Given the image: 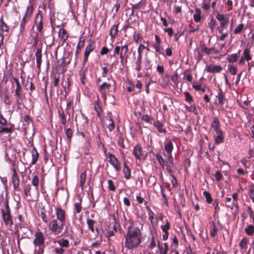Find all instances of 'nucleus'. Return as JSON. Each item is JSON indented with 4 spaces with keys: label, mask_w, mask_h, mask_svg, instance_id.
<instances>
[{
    "label": "nucleus",
    "mask_w": 254,
    "mask_h": 254,
    "mask_svg": "<svg viewBox=\"0 0 254 254\" xmlns=\"http://www.w3.org/2000/svg\"><path fill=\"white\" fill-rule=\"evenodd\" d=\"M32 185L35 187L36 190H37L38 186L39 185V179L37 176H35L32 180Z\"/></svg>",
    "instance_id": "obj_50"
},
{
    "label": "nucleus",
    "mask_w": 254,
    "mask_h": 254,
    "mask_svg": "<svg viewBox=\"0 0 254 254\" xmlns=\"http://www.w3.org/2000/svg\"><path fill=\"white\" fill-rule=\"evenodd\" d=\"M33 9L32 5L27 6L26 11L20 22L19 28L20 33H22L24 32L25 24L31 16L33 13Z\"/></svg>",
    "instance_id": "obj_5"
},
{
    "label": "nucleus",
    "mask_w": 254,
    "mask_h": 254,
    "mask_svg": "<svg viewBox=\"0 0 254 254\" xmlns=\"http://www.w3.org/2000/svg\"><path fill=\"white\" fill-rule=\"evenodd\" d=\"M225 100V96L222 90L219 88L218 94L216 96L215 103L216 105H223Z\"/></svg>",
    "instance_id": "obj_17"
},
{
    "label": "nucleus",
    "mask_w": 254,
    "mask_h": 254,
    "mask_svg": "<svg viewBox=\"0 0 254 254\" xmlns=\"http://www.w3.org/2000/svg\"><path fill=\"white\" fill-rule=\"evenodd\" d=\"M153 125L157 128V130L159 132H165L166 131L165 129L163 128V125L159 121L155 122Z\"/></svg>",
    "instance_id": "obj_32"
},
{
    "label": "nucleus",
    "mask_w": 254,
    "mask_h": 254,
    "mask_svg": "<svg viewBox=\"0 0 254 254\" xmlns=\"http://www.w3.org/2000/svg\"><path fill=\"white\" fill-rule=\"evenodd\" d=\"M145 49H146L147 51L149 50V49L147 47H145L143 44H140L139 46V47L138 48V49H137L138 54V56H140V57H142V54H143V51Z\"/></svg>",
    "instance_id": "obj_42"
},
{
    "label": "nucleus",
    "mask_w": 254,
    "mask_h": 254,
    "mask_svg": "<svg viewBox=\"0 0 254 254\" xmlns=\"http://www.w3.org/2000/svg\"><path fill=\"white\" fill-rule=\"evenodd\" d=\"M158 247L159 250L160 254H167L168 246L167 243L162 244L159 242L158 243Z\"/></svg>",
    "instance_id": "obj_23"
},
{
    "label": "nucleus",
    "mask_w": 254,
    "mask_h": 254,
    "mask_svg": "<svg viewBox=\"0 0 254 254\" xmlns=\"http://www.w3.org/2000/svg\"><path fill=\"white\" fill-rule=\"evenodd\" d=\"M216 18L220 21V25L222 27H227L229 22V17L224 15L220 13H218L216 15Z\"/></svg>",
    "instance_id": "obj_16"
},
{
    "label": "nucleus",
    "mask_w": 254,
    "mask_h": 254,
    "mask_svg": "<svg viewBox=\"0 0 254 254\" xmlns=\"http://www.w3.org/2000/svg\"><path fill=\"white\" fill-rule=\"evenodd\" d=\"M59 37L63 42H65L68 38V34L64 29H61L59 32Z\"/></svg>",
    "instance_id": "obj_26"
},
{
    "label": "nucleus",
    "mask_w": 254,
    "mask_h": 254,
    "mask_svg": "<svg viewBox=\"0 0 254 254\" xmlns=\"http://www.w3.org/2000/svg\"><path fill=\"white\" fill-rule=\"evenodd\" d=\"M0 24L1 29L3 31L8 32L9 28L6 24L3 21L2 17L0 18Z\"/></svg>",
    "instance_id": "obj_40"
},
{
    "label": "nucleus",
    "mask_w": 254,
    "mask_h": 254,
    "mask_svg": "<svg viewBox=\"0 0 254 254\" xmlns=\"http://www.w3.org/2000/svg\"><path fill=\"white\" fill-rule=\"evenodd\" d=\"M118 25H114L112 26L110 30V35L112 39H114L118 32Z\"/></svg>",
    "instance_id": "obj_33"
},
{
    "label": "nucleus",
    "mask_w": 254,
    "mask_h": 254,
    "mask_svg": "<svg viewBox=\"0 0 254 254\" xmlns=\"http://www.w3.org/2000/svg\"><path fill=\"white\" fill-rule=\"evenodd\" d=\"M141 64H142V57L140 56L137 57V59L135 63V69L139 71L141 69Z\"/></svg>",
    "instance_id": "obj_38"
},
{
    "label": "nucleus",
    "mask_w": 254,
    "mask_h": 254,
    "mask_svg": "<svg viewBox=\"0 0 254 254\" xmlns=\"http://www.w3.org/2000/svg\"><path fill=\"white\" fill-rule=\"evenodd\" d=\"M204 196L206 198L207 203H210L212 202V198L210 193L207 191H204L203 193Z\"/></svg>",
    "instance_id": "obj_44"
},
{
    "label": "nucleus",
    "mask_w": 254,
    "mask_h": 254,
    "mask_svg": "<svg viewBox=\"0 0 254 254\" xmlns=\"http://www.w3.org/2000/svg\"><path fill=\"white\" fill-rule=\"evenodd\" d=\"M222 70V67L221 65H209L207 67L206 70L211 73H218Z\"/></svg>",
    "instance_id": "obj_22"
},
{
    "label": "nucleus",
    "mask_w": 254,
    "mask_h": 254,
    "mask_svg": "<svg viewBox=\"0 0 254 254\" xmlns=\"http://www.w3.org/2000/svg\"><path fill=\"white\" fill-rule=\"evenodd\" d=\"M23 188V191L25 195V197H27L28 196L31 197V195L30 193L31 190V185L30 184H26L25 183L23 184L22 183Z\"/></svg>",
    "instance_id": "obj_27"
},
{
    "label": "nucleus",
    "mask_w": 254,
    "mask_h": 254,
    "mask_svg": "<svg viewBox=\"0 0 254 254\" xmlns=\"http://www.w3.org/2000/svg\"><path fill=\"white\" fill-rule=\"evenodd\" d=\"M220 123L218 119L216 117H214L213 118V121L211 124V127L215 133L222 131L220 128Z\"/></svg>",
    "instance_id": "obj_19"
},
{
    "label": "nucleus",
    "mask_w": 254,
    "mask_h": 254,
    "mask_svg": "<svg viewBox=\"0 0 254 254\" xmlns=\"http://www.w3.org/2000/svg\"><path fill=\"white\" fill-rule=\"evenodd\" d=\"M216 25V21L214 19H211L210 22L208 23V26L212 31Z\"/></svg>",
    "instance_id": "obj_51"
},
{
    "label": "nucleus",
    "mask_w": 254,
    "mask_h": 254,
    "mask_svg": "<svg viewBox=\"0 0 254 254\" xmlns=\"http://www.w3.org/2000/svg\"><path fill=\"white\" fill-rule=\"evenodd\" d=\"M170 223L168 221L166 223L165 225L162 227V231L163 232H168V230L170 229Z\"/></svg>",
    "instance_id": "obj_63"
},
{
    "label": "nucleus",
    "mask_w": 254,
    "mask_h": 254,
    "mask_svg": "<svg viewBox=\"0 0 254 254\" xmlns=\"http://www.w3.org/2000/svg\"><path fill=\"white\" fill-rule=\"evenodd\" d=\"M217 229L216 228V226L215 225L214 223H212V226L211 228V229L210 232V235L212 237H214L216 235L217 233Z\"/></svg>",
    "instance_id": "obj_45"
},
{
    "label": "nucleus",
    "mask_w": 254,
    "mask_h": 254,
    "mask_svg": "<svg viewBox=\"0 0 254 254\" xmlns=\"http://www.w3.org/2000/svg\"><path fill=\"white\" fill-rule=\"evenodd\" d=\"M13 81L16 82V88L14 96L15 97L16 103L19 105L22 101L24 95L18 79L15 77H12L10 79V82L12 83Z\"/></svg>",
    "instance_id": "obj_3"
},
{
    "label": "nucleus",
    "mask_w": 254,
    "mask_h": 254,
    "mask_svg": "<svg viewBox=\"0 0 254 254\" xmlns=\"http://www.w3.org/2000/svg\"><path fill=\"white\" fill-rule=\"evenodd\" d=\"M245 232L248 235L252 236L254 233V227L252 225H249L245 229Z\"/></svg>",
    "instance_id": "obj_41"
},
{
    "label": "nucleus",
    "mask_w": 254,
    "mask_h": 254,
    "mask_svg": "<svg viewBox=\"0 0 254 254\" xmlns=\"http://www.w3.org/2000/svg\"><path fill=\"white\" fill-rule=\"evenodd\" d=\"M182 12V6L179 5H174V13L175 14H177L178 13Z\"/></svg>",
    "instance_id": "obj_59"
},
{
    "label": "nucleus",
    "mask_w": 254,
    "mask_h": 254,
    "mask_svg": "<svg viewBox=\"0 0 254 254\" xmlns=\"http://www.w3.org/2000/svg\"><path fill=\"white\" fill-rule=\"evenodd\" d=\"M35 57L36 58V64L37 67L38 68L39 70H40L41 64L42 63V53L41 49H37Z\"/></svg>",
    "instance_id": "obj_21"
},
{
    "label": "nucleus",
    "mask_w": 254,
    "mask_h": 254,
    "mask_svg": "<svg viewBox=\"0 0 254 254\" xmlns=\"http://www.w3.org/2000/svg\"><path fill=\"white\" fill-rule=\"evenodd\" d=\"M57 218L59 221L65 223V212L61 208H58L56 210Z\"/></svg>",
    "instance_id": "obj_20"
},
{
    "label": "nucleus",
    "mask_w": 254,
    "mask_h": 254,
    "mask_svg": "<svg viewBox=\"0 0 254 254\" xmlns=\"http://www.w3.org/2000/svg\"><path fill=\"white\" fill-rule=\"evenodd\" d=\"M43 17L40 12H39L35 17L34 25L36 27L37 30L41 34L42 33L43 28Z\"/></svg>",
    "instance_id": "obj_10"
},
{
    "label": "nucleus",
    "mask_w": 254,
    "mask_h": 254,
    "mask_svg": "<svg viewBox=\"0 0 254 254\" xmlns=\"http://www.w3.org/2000/svg\"><path fill=\"white\" fill-rule=\"evenodd\" d=\"M39 157V154L35 148V147H33V150L32 151V164L34 165L37 162L38 159Z\"/></svg>",
    "instance_id": "obj_29"
},
{
    "label": "nucleus",
    "mask_w": 254,
    "mask_h": 254,
    "mask_svg": "<svg viewBox=\"0 0 254 254\" xmlns=\"http://www.w3.org/2000/svg\"><path fill=\"white\" fill-rule=\"evenodd\" d=\"M164 189L162 187H161V194H162V196L163 197V202L165 204L167 205L168 204V200H167L166 195L164 193Z\"/></svg>",
    "instance_id": "obj_61"
},
{
    "label": "nucleus",
    "mask_w": 254,
    "mask_h": 254,
    "mask_svg": "<svg viewBox=\"0 0 254 254\" xmlns=\"http://www.w3.org/2000/svg\"><path fill=\"white\" fill-rule=\"evenodd\" d=\"M134 40L135 42L138 43L141 40V36L138 32H134L133 35Z\"/></svg>",
    "instance_id": "obj_57"
},
{
    "label": "nucleus",
    "mask_w": 254,
    "mask_h": 254,
    "mask_svg": "<svg viewBox=\"0 0 254 254\" xmlns=\"http://www.w3.org/2000/svg\"><path fill=\"white\" fill-rule=\"evenodd\" d=\"M202 87V85L201 84H199L197 83V82H193L192 84V87L196 90V91H199L200 88Z\"/></svg>",
    "instance_id": "obj_60"
},
{
    "label": "nucleus",
    "mask_w": 254,
    "mask_h": 254,
    "mask_svg": "<svg viewBox=\"0 0 254 254\" xmlns=\"http://www.w3.org/2000/svg\"><path fill=\"white\" fill-rule=\"evenodd\" d=\"M127 52L128 46L127 45H125L121 47V51L120 53V58L121 62H123V60L125 58H127Z\"/></svg>",
    "instance_id": "obj_24"
},
{
    "label": "nucleus",
    "mask_w": 254,
    "mask_h": 254,
    "mask_svg": "<svg viewBox=\"0 0 254 254\" xmlns=\"http://www.w3.org/2000/svg\"><path fill=\"white\" fill-rule=\"evenodd\" d=\"M142 152V148L140 144H137L134 147L133 154L137 159L141 160L142 159H144Z\"/></svg>",
    "instance_id": "obj_15"
},
{
    "label": "nucleus",
    "mask_w": 254,
    "mask_h": 254,
    "mask_svg": "<svg viewBox=\"0 0 254 254\" xmlns=\"http://www.w3.org/2000/svg\"><path fill=\"white\" fill-rule=\"evenodd\" d=\"M13 188L15 190H20L19 179L15 169H12V175L11 178Z\"/></svg>",
    "instance_id": "obj_13"
},
{
    "label": "nucleus",
    "mask_w": 254,
    "mask_h": 254,
    "mask_svg": "<svg viewBox=\"0 0 254 254\" xmlns=\"http://www.w3.org/2000/svg\"><path fill=\"white\" fill-rule=\"evenodd\" d=\"M224 133L223 131L216 133V135L214 136V141L216 144H219L224 141Z\"/></svg>",
    "instance_id": "obj_25"
},
{
    "label": "nucleus",
    "mask_w": 254,
    "mask_h": 254,
    "mask_svg": "<svg viewBox=\"0 0 254 254\" xmlns=\"http://www.w3.org/2000/svg\"><path fill=\"white\" fill-rule=\"evenodd\" d=\"M87 223L89 229L92 232H94V225L95 224L94 221L92 219H87Z\"/></svg>",
    "instance_id": "obj_47"
},
{
    "label": "nucleus",
    "mask_w": 254,
    "mask_h": 254,
    "mask_svg": "<svg viewBox=\"0 0 254 254\" xmlns=\"http://www.w3.org/2000/svg\"><path fill=\"white\" fill-rule=\"evenodd\" d=\"M111 84L110 83L104 82L102 83L99 87V91L102 95L104 99H106L107 91L111 88Z\"/></svg>",
    "instance_id": "obj_11"
},
{
    "label": "nucleus",
    "mask_w": 254,
    "mask_h": 254,
    "mask_svg": "<svg viewBox=\"0 0 254 254\" xmlns=\"http://www.w3.org/2000/svg\"><path fill=\"white\" fill-rule=\"evenodd\" d=\"M45 238L44 234L38 229L34 235L33 245L34 254H43L44 252Z\"/></svg>",
    "instance_id": "obj_2"
},
{
    "label": "nucleus",
    "mask_w": 254,
    "mask_h": 254,
    "mask_svg": "<svg viewBox=\"0 0 254 254\" xmlns=\"http://www.w3.org/2000/svg\"><path fill=\"white\" fill-rule=\"evenodd\" d=\"M228 69L230 73L232 75H235L237 72V68L232 65H228Z\"/></svg>",
    "instance_id": "obj_53"
},
{
    "label": "nucleus",
    "mask_w": 254,
    "mask_h": 254,
    "mask_svg": "<svg viewBox=\"0 0 254 254\" xmlns=\"http://www.w3.org/2000/svg\"><path fill=\"white\" fill-rule=\"evenodd\" d=\"M58 114L61 121V123L64 126V128H65L66 120L64 112L62 110L61 111L59 110Z\"/></svg>",
    "instance_id": "obj_31"
},
{
    "label": "nucleus",
    "mask_w": 254,
    "mask_h": 254,
    "mask_svg": "<svg viewBox=\"0 0 254 254\" xmlns=\"http://www.w3.org/2000/svg\"><path fill=\"white\" fill-rule=\"evenodd\" d=\"M201 49L202 51L208 55L212 54V52L214 51V48H208L205 47L204 44L201 45Z\"/></svg>",
    "instance_id": "obj_37"
},
{
    "label": "nucleus",
    "mask_w": 254,
    "mask_h": 254,
    "mask_svg": "<svg viewBox=\"0 0 254 254\" xmlns=\"http://www.w3.org/2000/svg\"><path fill=\"white\" fill-rule=\"evenodd\" d=\"M7 121L2 116L1 114H0V133L6 132L10 133L11 131V128L4 127L6 125Z\"/></svg>",
    "instance_id": "obj_14"
},
{
    "label": "nucleus",
    "mask_w": 254,
    "mask_h": 254,
    "mask_svg": "<svg viewBox=\"0 0 254 254\" xmlns=\"http://www.w3.org/2000/svg\"><path fill=\"white\" fill-rule=\"evenodd\" d=\"M155 157L158 162H159L160 166L163 169H164L165 167L166 166L167 171L170 174H172L173 173V171L171 166L172 165H171L170 163L168 162V160L167 161L165 160L163 158L162 155L159 153L156 154L155 155Z\"/></svg>",
    "instance_id": "obj_6"
},
{
    "label": "nucleus",
    "mask_w": 254,
    "mask_h": 254,
    "mask_svg": "<svg viewBox=\"0 0 254 254\" xmlns=\"http://www.w3.org/2000/svg\"><path fill=\"white\" fill-rule=\"evenodd\" d=\"M244 59L249 62L252 59V57L250 54V49L246 48L244 50L243 53V56H242Z\"/></svg>",
    "instance_id": "obj_36"
},
{
    "label": "nucleus",
    "mask_w": 254,
    "mask_h": 254,
    "mask_svg": "<svg viewBox=\"0 0 254 254\" xmlns=\"http://www.w3.org/2000/svg\"><path fill=\"white\" fill-rule=\"evenodd\" d=\"M95 48V44L94 41L90 40L88 41V43L86 46L85 51L84 54L83 63H86L88 61V58L90 53L93 51Z\"/></svg>",
    "instance_id": "obj_8"
},
{
    "label": "nucleus",
    "mask_w": 254,
    "mask_h": 254,
    "mask_svg": "<svg viewBox=\"0 0 254 254\" xmlns=\"http://www.w3.org/2000/svg\"><path fill=\"white\" fill-rule=\"evenodd\" d=\"M244 27V25L243 23L239 24L235 29L234 33L235 34H240L241 33Z\"/></svg>",
    "instance_id": "obj_43"
},
{
    "label": "nucleus",
    "mask_w": 254,
    "mask_h": 254,
    "mask_svg": "<svg viewBox=\"0 0 254 254\" xmlns=\"http://www.w3.org/2000/svg\"><path fill=\"white\" fill-rule=\"evenodd\" d=\"M74 207L76 213H79L81 210L80 202H76L74 203Z\"/></svg>",
    "instance_id": "obj_64"
},
{
    "label": "nucleus",
    "mask_w": 254,
    "mask_h": 254,
    "mask_svg": "<svg viewBox=\"0 0 254 254\" xmlns=\"http://www.w3.org/2000/svg\"><path fill=\"white\" fill-rule=\"evenodd\" d=\"M169 82V78L168 76H164L162 78V85L163 86L166 87L168 85Z\"/></svg>",
    "instance_id": "obj_54"
},
{
    "label": "nucleus",
    "mask_w": 254,
    "mask_h": 254,
    "mask_svg": "<svg viewBox=\"0 0 254 254\" xmlns=\"http://www.w3.org/2000/svg\"><path fill=\"white\" fill-rule=\"evenodd\" d=\"M65 134L67 138L68 139H70L72 136V131L71 128H68L66 129Z\"/></svg>",
    "instance_id": "obj_62"
},
{
    "label": "nucleus",
    "mask_w": 254,
    "mask_h": 254,
    "mask_svg": "<svg viewBox=\"0 0 254 254\" xmlns=\"http://www.w3.org/2000/svg\"><path fill=\"white\" fill-rule=\"evenodd\" d=\"M248 243V240L247 238L244 237L242 239L240 243L239 246L242 249H246L247 244Z\"/></svg>",
    "instance_id": "obj_39"
},
{
    "label": "nucleus",
    "mask_w": 254,
    "mask_h": 254,
    "mask_svg": "<svg viewBox=\"0 0 254 254\" xmlns=\"http://www.w3.org/2000/svg\"><path fill=\"white\" fill-rule=\"evenodd\" d=\"M108 188L110 190L114 191L116 190V187L113 184V182L111 180L108 181Z\"/></svg>",
    "instance_id": "obj_52"
},
{
    "label": "nucleus",
    "mask_w": 254,
    "mask_h": 254,
    "mask_svg": "<svg viewBox=\"0 0 254 254\" xmlns=\"http://www.w3.org/2000/svg\"><path fill=\"white\" fill-rule=\"evenodd\" d=\"M109 162L113 166L115 170L117 172H119L121 170L120 164L117 158L112 154H109Z\"/></svg>",
    "instance_id": "obj_12"
},
{
    "label": "nucleus",
    "mask_w": 254,
    "mask_h": 254,
    "mask_svg": "<svg viewBox=\"0 0 254 254\" xmlns=\"http://www.w3.org/2000/svg\"><path fill=\"white\" fill-rule=\"evenodd\" d=\"M111 113H109L107 117V121L105 122V125L106 127L108 129L109 131H112L115 128L114 122L113 121L111 117Z\"/></svg>",
    "instance_id": "obj_18"
},
{
    "label": "nucleus",
    "mask_w": 254,
    "mask_h": 254,
    "mask_svg": "<svg viewBox=\"0 0 254 254\" xmlns=\"http://www.w3.org/2000/svg\"><path fill=\"white\" fill-rule=\"evenodd\" d=\"M86 174L85 172H83L80 175V186L81 187H83L84 184V183L86 181Z\"/></svg>",
    "instance_id": "obj_46"
},
{
    "label": "nucleus",
    "mask_w": 254,
    "mask_h": 254,
    "mask_svg": "<svg viewBox=\"0 0 254 254\" xmlns=\"http://www.w3.org/2000/svg\"><path fill=\"white\" fill-rule=\"evenodd\" d=\"M59 244L64 247H67L69 245L68 241L64 239H61L58 241Z\"/></svg>",
    "instance_id": "obj_49"
},
{
    "label": "nucleus",
    "mask_w": 254,
    "mask_h": 254,
    "mask_svg": "<svg viewBox=\"0 0 254 254\" xmlns=\"http://www.w3.org/2000/svg\"><path fill=\"white\" fill-rule=\"evenodd\" d=\"M201 11L200 8H196L195 9V13L193 14V19L195 22H198L201 20Z\"/></svg>",
    "instance_id": "obj_28"
},
{
    "label": "nucleus",
    "mask_w": 254,
    "mask_h": 254,
    "mask_svg": "<svg viewBox=\"0 0 254 254\" xmlns=\"http://www.w3.org/2000/svg\"><path fill=\"white\" fill-rule=\"evenodd\" d=\"M240 50L239 51L238 54H233L230 55H228L227 60L230 63H234L236 62L238 60V58L239 57V53L240 52Z\"/></svg>",
    "instance_id": "obj_30"
},
{
    "label": "nucleus",
    "mask_w": 254,
    "mask_h": 254,
    "mask_svg": "<svg viewBox=\"0 0 254 254\" xmlns=\"http://www.w3.org/2000/svg\"><path fill=\"white\" fill-rule=\"evenodd\" d=\"M64 224V223L59 221L58 222L57 220L54 219L49 223V228L54 234H59L62 232Z\"/></svg>",
    "instance_id": "obj_4"
},
{
    "label": "nucleus",
    "mask_w": 254,
    "mask_h": 254,
    "mask_svg": "<svg viewBox=\"0 0 254 254\" xmlns=\"http://www.w3.org/2000/svg\"><path fill=\"white\" fill-rule=\"evenodd\" d=\"M123 172L125 174V177L127 179H128L130 177V170L128 166H127L126 163H124V167L123 169Z\"/></svg>",
    "instance_id": "obj_35"
},
{
    "label": "nucleus",
    "mask_w": 254,
    "mask_h": 254,
    "mask_svg": "<svg viewBox=\"0 0 254 254\" xmlns=\"http://www.w3.org/2000/svg\"><path fill=\"white\" fill-rule=\"evenodd\" d=\"M144 6V4L142 2H139L136 4H133L132 5V8L133 9H137L141 8L142 7Z\"/></svg>",
    "instance_id": "obj_58"
},
{
    "label": "nucleus",
    "mask_w": 254,
    "mask_h": 254,
    "mask_svg": "<svg viewBox=\"0 0 254 254\" xmlns=\"http://www.w3.org/2000/svg\"><path fill=\"white\" fill-rule=\"evenodd\" d=\"M128 223L129 225L127 227L125 236V247L128 249H133L136 248L142 241L143 224L138 221H133L132 219L128 220Z\"/></svg>",
    "instance_id": "obj_1"
},
{
    "label": "nucleus",
    "mask_w": 254,
    "mask_h": 254,
    "mask_svg": "<svg viewBox=\"0 0 254 254\" xmlns=\"http://www.w3.org/2000/svg\"><path fill=\"white\" fill-rule=\"evenodd\" d=\"M1 216L4 224L7 226L11 227L13 224L10 212H4L1 210Z\"/></svg>",
    "instance_id": "obj_9"
},
{
    "label": "nucleus",
    "mask_w": 254,
    "mask_h": 254,
    "mask_svg": "<svg viewBox=\"0 0 254 254\" xmlns=\"http://www.w3.org/2000/svg\"><path fill=\"white\" fill-rule=\"evenodd\" d=\"M189 70L186 69L184 71V79H186V80L189 82H191L192 79V76L190 74H188Z\"/></svg>",
    "instance_id": "obj_48"
},
{
    "label": "nucleus",
    "mask_w": 254,
    "mask_h": 254,
    "mask_svg": "<svg viewBox=\"0 0 254 254\" xmlns=\"http://www.w3.org/2000/svg\"><path fill=\"white\" fill-rule=\"evenodd\" d=\"M85 36H84V34H82L80 35L79 39V42L77 44V45L76 46L78 49H81L83 47L84 45V42L85 41Z\"/></svg>",
    "instance_id": "obj_34"
},
{
    "label": "nucleus",
    "mask_w": 254,
    "mask_h": 254,
    "mask_svg": "<svg viewBox=\"0 0 254 254\" xmlns=\"http://www.w3.org/2000/svg\"><path fill=\"white\" fill-rule=\"evenodd\" d=\"M118 145L122 148H125V145L124 144V139L122 137V135L118 136Z\"/></svg>",
    "instance_id": "obj_55"
},
{
    "label": "nucleus",
    "mask_w": 254,
    "mask_h": 254,
    "mask_svg": "<svg viewBox=\"0 0 254 254\" xmlns=\"http://www.w3.org/2000/svg\"><path fill=\"white\" fill-rule=\"evenodd\" d=\"M164 148L167 153V159L168 160V162L172 165H174V159L172 155V151L173 149V143L171 141H168L165 143Z\"/></svg>",
    "instance_id": "obj_7"
},
{
    "label": "nucleus",
    "mask_w": 254,
    "mask_h": 254,
    "mask_svg": "<svg viewBox=\"0 0 254 254\" xmlns=\"http://www.w3.org/2000/svg\"><path fill=\"white\" fill-rule=\"evenodd\" d=\"M184 94L186 101L191 103L193 101L192 96L189 92H185Z\"/></svg>",
    "instance_id": "obj_56"
}]
</instances>
